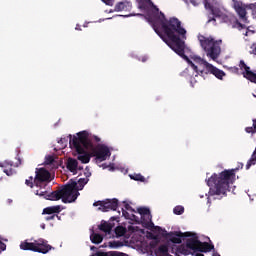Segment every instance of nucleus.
I'll list each match as a JSON object with an SVG mask.
<instances>
[{"label": "nucleus", "instance_id": "obj_5", "mask_svg": "<svg viewBox=\"0 0 256 256\" xmlns=\"http://www.w3.org/2000/svg\"><path fill=\"white\" fill-rule=\"evenodd\" d=\"M199 42L207 57L213 61L219 59V55H221V43H223L222 40H215L213 37L199 36Z\"/></svg>", "mask_w": 256, "mask_h": 256}, {"label": "nucleus", "instance_id": "obj_18", "mask_svg": "<svg viewBox=\"0 0 256 256\" xmlns=\"http://www.w3.org/2000/svg\"><path fill=\"white\" fill-rule=\"evenodd\" d=\"M211 73L217 79H223L225 77V72L223 70H219L217 67L213 66L212 64H207L206 74Z\"/></svg>", "mask_w": 256, "mask_h": 256}, {"label": "nucleus", "instance_id": "obj_46", "mask_svg": "<svg viewBox=\"0 0 256 256\" xmlns=\"http://www.w3.org/2000/svg\"><path fill=\"white\" fill-rule=\"evenodd\" d=\"M154 229H155V231H158V233L163 231V229L159 226H155Z\"/></svg>", "mask_w": 256, "mask_h": 256}, {"label": "nucleus", "instance_id": "obj_49", "mask_svg": "<svg viewBox=\"0 0 256 256\" xmlns=\"http://www.w3.org/2000/svg\"><path fill=\"white\" fill-rule=\"evenodd\" d=\"M7 203H8V205H11V203H13V200L12 199H8Z\"/></svg>", "mask_w": 256, "mask_h": 256}, {"label": "nucleus", "instance_id": "obj_33", "mask_svg": "<svg viewBox=\"0 0 256 256\" xmlns=\"http://www.w3.org/2000/svg\"><path fill=\"white\" fill-rule=\"evenodd\" d=\"M25 185H27V187H30L31 189H33V187L35 185V179H33V176H30L29 179H26Z\"/></svg>", "mask_w": 256, "mask_h": 256}, {"label": "nucleus", "instance_id": "obj_32", "mask_svg": "<svg viewBox=\"0 0 256 256\" xmlns=\"http://www.w3.org/2000/svg\"><path fill=\"white\" fill-rule=\"evenodd\" d=\"M36 195H38L39 197H44V199H46L48 193H47V189L44 188H40L39 190H36Z\"/></svg>", "mask_w": 256, "mask_h": 256}, {"label": "nucleus", "instance_id": "obj_30", "mask_svg": "<svg viewBox=\"0 0 256 256\" xmlns=\"http://www.w3.org/2000/svg\"><path fill=\"white\" fill-rule=\"evenodd\" d=\"M252 122V127H246L245 131L246 133H252V135H254V133H256V119H253Z\"/></svg>", "mask_w": 256, "mask_h": 256}, {"label": "nucleus", "instance_id": "obj_43", "mask_svg": "<svg viewBox=\"0 0 256 256\" xmlns=\"http://www.w3.org/2000/svg\"><path fill=\"white\" fill-rule=\"evenodd\" d=\"M125 210L126 211H135V210H133V208L129 204H125Z\"/></svg>", "mask_w": 256, "mask_h": 256}, {"label": "nucleus", "instance_id": "obj_13", "mask_svg": "<svg viewBox=\"0 0 256 256\" xmlns=\"http://www.w3.org/2000/svg\"><path fill=\"white\" fill-rule=\"evenodd\" d=\"M205 8L210 11V14L208 15V23H211V21H215V19H222L224 23H227L229 21V16L223 14L221 12V9L211 5V3L206 2Z\"/></svg>", "mask_w": 256, "mask_h": 256}, {"label": "nucleus", "instance_id": "obj_47", "mask_svg": "<svg viewBox=\"0 0 256 256\" xmlns=\"http://www.w3.org/2000/svg\"><path fill=\"white\" fill-rule=\"evenodd\" d=\"M0 241H1V243H3V241H5V243H7V241H9V239L3 238V237L0 236Z\"/></svg>", "mask_w": 256, "mask_h": 256}, {"label": "nucleus", "instance_id": "obj_38", "mask_svg": "<svg viewBox=\"0 0 256 256\" xmlns=\"http://www.w3.org/2000/svg\"><path fill=\"white\" fill-rule=\"evenodd\" d=\"M157 245H159V241H151L150 242V247L151 249H155V247H157Z\"/></svg>", "mask_w": 256, "mask_h": 256}, {"label": "nucleus", "instance_id": "obj_40", "mask_svg": "<svg viewBox=\"0 0 256 256\" xmlns=\"http://www.w3.org/2000/svg\"><path fill=\"white\" fill-rule=\"evenodd\" d=\"M149 237L150 239H153V241H159V235L150 234Z\"/></svg>", "mask_w": 256, "mask_h": 256}, {"label": "nucleus", "instance_id": "obj_14", "mask_svg": "<svg viewBox=\"0 0 256 256\" xmlns=\"http://www.w3.org/2000/svg\"><path fill=\"white\" fill-rule=\"evenodd\" d=\"M89 151H92V156L96 157L98 161H106L107 157H111V151L105 144H98L96 147L90 148Z\"/></svg>", "mask_w": 256, "mask_h": 256}, {"label": "nucleus", "instance_id": "obj_35", "mask_svg": "<svg viewBox=\"0 0 256 256\" xmlns=\"http://www.w3.org/2000/svg\"><path fill=\"white\" fill-rule=\"evenodd\" d=\"M45 163L46 165H53L55 163V158L51 155L46 156Z\"/></svg>", "mask_w": 256, "mask_h": 256}, {"label": "nucleus", "instance_id": "obj_39", "mask_svg": "<svg viewBox=\"0 0 256 256\" xmlns=\"http://www.w3.org/2000/svg\"><path fill=\"white\" fill-rule=\"evenodd\" d=\"M7 249V244L0 241V253L1 251H5Z\"/></svg>", "mask_w": 256, "mask_h": 256}, {"label": "nucleus", "instance_id": "obj_11", "mask_svg": "<svg viewBox=\"0 0 256 256\" xmlns=\"http://www.w3.org/2000/svg\"><path fill=\"white\" fill-rule=\"evenodd\" d=\"M70 147L75 148V151L78 153V161H81V163H89L91 161V154H89L87 151H85V146L79 141H77V144H75V138H71L70 135Z\"/></svg>", "mask_w": 256, "mask_h": 256}, {"label": "nucleus", "instance_id": "obj_17", "mask_svg": "<svg viewBox=\"0 0 256 256\" xmlns=\"http://www.w3.org/2000/svg\"><path fill=\"white\" fill-rule=\"evenodd\" d=\"M234 9L243 23H247V9L239 1L234 2Z\"/></svg>", "mask_w": 256, "mask_h": 256}, {"label": "nucleus", "instance_id": "obj_51", "mask_svg": "<svg viewBox=\"0 0 256 256\" xmlns=\"http://www.w3.org/2000/svg\"><path fill=\"white\" fill-rule=\"evenodd\" d=\"M65 141V139H60V141H58V143H63Z\"/></svg>", "mask_w": 256, "mask_h": 256}, {"label": "nucleus", "instance_id": "obj_15", "mask_svg": "<svg viewBox=\"0 0 256 256\" xmlns=\"http://www.w3.org/2000/svg\"><path fill=\"white\" fill-rule=\"evenodd\" d=\"M137 212L141 215V223L144 227H153V216L149 208L139 207L137 208Z\"/></svg>", "mask_w": 256, "mask_h": 256}, {"label": "nucleus", "instance_id": "obj_6", "mask_svg": "<svg viewBox=\"0 0 256 256\" xmlns=\"http://www.w3.org/2000/svg\"><path fill=\"white\" fill-rule=\"evenodd\" d=\"M20 249H22V251H33L34 253H42L43 255H46V253L53 249V246L49 245L47 240L39 238L38 240H34V242H29L27 240L21 242Z\"/></svg>", "mask_w": 256, "mask_h": 256}, {"label": "nucleus", "instance_id": "obj_29", "mask_svg": "<svg viewBox=\"0 0 256 256\" xmlns=\"http://www.w3.org/2000/svg\"><path fill=\"white\" fill-rule=\"evenodd\" d=\"M130 178L133 179V181H140L141 183H145V176L141 174L130 175Z\"/></svg>", "mask_w": 256, "mask_h": 256}, {"label": "nucleus", "instance_id": "obj_42", "mask_svg": "<svg viewBox=\"0 0 256 256\" xmlns=\"http://www.w3.org/2000/svg\"><path fill=\"white\" fill-rule=\"evenodd\" d=\"M187 3V0H184ZM190 3H192L194 5V7H197V5H199V0H189Z\"/></svg>", "mask_w": 256, "mask_h": 256}, {"label": "nucleus", "instance_id": "obj_10", "mask_svg": "<svg viewBox=\"0 0 256 256\" xmlns=\"http://www.w3.org/2000/svg\"><path fill=\"white\" fill-rule=\"evenodd\" d=\"M162 237L165 239H169L171 243H175L176 245H181L183 243V237H196V234L192 232H181V231H174V232H167V230H163Z\"/></svg>", "mask_w": 256, "mask_h": 256}, {"label": "nucleus", "instance_id": "obj_19", "mask_svg": "<svg viewBox=\"0 0 256 256\" xmlns=\"http://www.w3.org/2000/svg\"><path fill=\"white\" fill-rule=\"evenodd\" d=\"M133 7V4H131V1L123 0L121 2H118L115 7L114 11L120 12V11H131V8Z\"/></svg>", "mask_w": 256, "mask_h": 256}, {"label": "nucleus", "instance_id": "obj_48", "mask_svg": "<svg viewBox=\"0 0 256 256\" xmlns=\"http://www.w3.org/2000/svg\"><path fill=\"white\" fill-rule=\"evenodd\" d=\"M212 256H221V254H219V252H213Z\"/></svg>", "mask_w": 256, "mask_h": 256}, {"label": "nucleus", "instance_id": "obj_52", "mask_svg": "<svg viewBox=\"0 0 256 256\" xmlns=\"http://www.w3.org/2000/svg\"><path fill=\"white\" fill-rule=\"evenodd\" d=\"M42 229H45V225L42 226Z\"/></svg>", "mask_w": 256, "mask_h": 256}, {"label": "nucleus", "instance_id": "obj_24", "mask_svg": "<svg viewBox=\"0 0 256 256\" xmlns=\"http://www.w3.org/2000/svg\"><path fill=\"white\" fill-rule=\"evenodd\" d=\"M154 253L156 256L169 255V246H167V244H162L154 251Z\"/></svg>", "mask_w": 256, "mask_h": 256}, {"label": "nucleus", "instance_id": "obj_34", "mask_svg": "<svg viewBox=\"0 0 256 256\" xmlns=\"http://www.w3.org/2000/svg\"><path fill=\"white\" fill-rule=\"evenodd\" d=\"M55 218H57L58 221H61V216H59L57 214H50V216H47L45 218V221H53V220H55Z\"/></svg>", "mask_w": 256, "mask_h": 256}, {"label": "nucleus", "instance_id": "obj_7", "mask_svg": "<svg viewBox=\"0 0 256 256\" xmlns=\"http://www.w3.org/2000/svg\"><path fill=\"white\" fill-rule=\"evenodd\" d=\"M137 3L138 9H141V11H145V13H147L148 21H150L153 25L156 19L161 15L159 8L154 5L153 1L151 0H137Z\"/></svg>", "mask_w": 256, "mask_h": 256}, {"label": "nucleus", "instance_id": "obj_1", "mask_svg": "<svg viewBox=\"0 0 256 256\" xmlns=\"http://www.w3.org/2000/svg\"><path fill=\"white\" fill-rule=\"evenodd\" d=\"M152 27L155 33H157V35H159V37L163 39V35L159 31V27H161V29L170 41L169 43H167L170 46V49L176 52L179 57H182V59H184V61H186L188 65L192 67L197 75H203V73H205V70H201L199 73V68L197 67V65H195V63H193V61H191V59H189L187 55H185L184 40L187 39V30H185V28L181 26V21L178 18L171 17L169 18V20H167L165 14L161 12L160 15H158L156 21L152 23Z\"/></svg>", "mask_w": 256, "mask_h": 256}, {"label": "nucleus", "instance_id": "obj_23", "mask_svg": "<svg viewBox=\"0 0 256 256\" xmlns=\"http://www.w3.org/2000/svg\"><path fill=\"white\" fill-rule=\"evenodd\" d=\"M66 167L68 171H70L71 173H74L75 175V173H77V167H79V162H77V160L73 158H69L67 160Z\"/></svg>", "mask_w": 256, "mask_h": 256}, {"label": "nucleus", "instance_id": "obj_50", "mask_svg": "<svg viewBox=\"0 0 256 256\" xmlns=\"http://www.w3.org/2000/svg\"><path fill=\"white\" fill-rule=\"evenodd\" d=\"M122 214L123 215H127V212L125 211V209L122 208Z\"/></svg>", "mask_w": 256, "mask_h": 256}, {"label": "nucleus", "instance_id": "obj_28", "mask_svg": "<svg viewBox=\"0 0 256 256\" xmlns=\"http://www.w3.org/2000/svg\"><path fill=\"white\" fill-rule=\"evenodd\" d=\"M115 233L118 237H123V235L127 233V229H125V227L123 226H117L115 229Z\"/></svg>", "mask_w": 256, "mask_h": 256}, {"label": "nucleus", "instance_id": "obj_37", "mask_svg": "<svg viewBox=\"0 0 256 256\" xmlns=\"http://www.w3.org/2000/svg\"><path fill=\"white\" fill-rule=\"evenodd\" d=\"M84 175L86 177L85 179H89V177H91V171H89L88 167H86Z\"/></svg>", "mask_w": 256, "mask_h": 256}, {"label": "nucleus", "instance_id": "obj_2", "mask_svg": "<svg viewBox=\"0 0 256 256\" xmlns=\"http://www.w3.org/2000/svg\"><path fill=\"white\" fill-rule=\"evenodd\" d=\"M210 187L209 195H227V191H231L230 187L235 183V169L224 170L220 174H213L206 180Z\"/></svg>", "mask_w": 256, "mask_h": 256}, {"label": "nucleus", "instance_id": "obj_9", "mask_svg": "<svg viewBox=\"0 0 256 256\" xmlns=\"http://www.w3.org/2000/svg\"><path fill=\"white\" fill-rule=\"evenodd\" d=\"M36 175L34 178L35 187L39 189H45L49 183H51V172L45 168H36Z\"/></svg>", "mask_w": 256, "mask_h": 256}, {"label": "nucleus", "instance_id": "obj_22", "mask_svg": "<svg viewBox=\"0 0 256 256\" xmlns=\"http://www.w3.org/2000/svg\"><path fill=\"white\" fill-rule=\"evenodd\" d=\"M61 205L49 206L43 209L42 215H55V213H61Z\"/></svg>", "mask_w": 256, "mask_h": 256}, {"label": "nucleus", "instance_id": "obj_27", "mask_svg": "<svg viewBox=\"0 0 256 256\" xmlns=\"http://www.w3.org/2000/svg\"><path fill=\"white\" fill-rule=\"evenodd\" d=\"M192 60L197 65H204L205 69H207V65H211L209 62H207L206 60H204L203 58H201L199 56L192 57Z\"/></svg>", "mask_w": 256, "mask_h": 256}, {"label": "nucleus", "instance_id": "obj_8", "mask_svg": "<svg viewBox=\"0 0 256 256\" xmlns=\"http://www.w3.org/2000/svg\"><path fill=\"white\" fill-rule=\"evenodd\" d=\"M77 136L73 137L75 145H77V141H78L87 150L95 148L96 146L94 143H101V138L95 135H91L89 134V132L85 130L77 133Z\"/></svg>", "mask_w": 256, "mask_h": 256}, {"label": "nucleus", "instance_id": "obj_31", "mask_svg": "<svg viewBox=\"0 0 256 256\" xmlns=\"http://www.w3.org/2000/svg\"><path fill=\"white\" fill-rule=\"evenodd\" d=\"M174 215H183L185 213V208L183 206H176L173 209Z\"/></svg>", "mask_w": 256, "mask_h": 256}, {"label": "nucleus", "instance_id": "obj_21", "mask_svg": "<svg viewBox=\"0 0 256 256\" xmlns=\"http://www.w3.org/2000/svg\"><path fill=\"white\" fill-rule=\"evenodd\" d=\"M89 183V178H80L78 180V184L76 182V186L74 187L73 193L71 194V197H75V191L79 193V191H83V188Z\"/></svg>", "mask_w": 256, "mask_h": 256}, {"label": "nucleus", "instance_id": "obj_44", "mask_svg": "<svg viewBox=\"0 0 256 256\" xmlns=\"http://www.w3.org/2000/svg\"><path fill=\"white\" fill-rule=\"evenodd\" d=\"M238 27L241 29H247V26L245 24H241V22H237Z\"/></svg>", "mask_w": 256, "mask_h": 256}, {"label": "nucleus", "instance_id": "obj_12", "mask_svg": "<svg viewBox=\"0 0 256 256\" xmlns=\"http://www.w3.org/2000/svg\"><path fill=\"white\" fill-rule=\"evenodd\" d=\"M94 207H99V211H103V213H107L108 211H117V207H119V200L117 198L114 199H106L104 201H97L93 204Z\"/></svg>", "mask_w": 256, "mask_h": 256}, {"label": "nucleus", "instance_id": "obj_25", "mask_svg": "<svg viewBox=\"0 0 256 256\" xmlns=\"http://www.w3.org/2000/svg\"><path fill=\"white\" fill-rule=\"evenodd\" d=\"M98 229L100 231H103L104 233H111L113 226L111 223H107V221H102L101 224L98 226Z\"/></svg>", "mask_w": 256, "mask_h": 256}, {"label": "nucleus", "instance_id": "obj_45", "mask_svg": "<svg viewBox=\"0 0 256 256\" xmlns=\"http://www.w3.org/2000/svg\"><path fill=\"white\" fill-rule=\"evenodd\" d=\"M128 231H131L132 233H135V227L134 226H129Z\"/></svg>", "mask_w": 256, "mask_h": 256}, {"label": "nucleus", "instance_id": "obj_3", "mask_svg": "<svg viewBox=\"0 0 256 256\" xmlns=\"http://www.w3.org/2000/svg\"><path fill=\"white\" fill-rule=\"evenodd\" d=\"M215 249V245L209 242H201L199 237L194 236L186 239V244H182L176 248V255H192V256H205L203 253H210Z\"/></svg>", "mask_w": 256, "mask_h": 256}, {"label": "nucleus", "instance_id": "obj_26", "mask_svg": "<svg viewBox=\"0 0 256 256\" xmlns=\"http://www.w3.org/2000/svg\"><path fill=\"white\" fill-rule=\"evenodd\" d=\"M90 240L95 245H99V243H103V236L101 234L92 233L90 236Z\"/></svg>", "mask_w": 256, "mask_h": 256}, {"label": "nucleus", "instance_id": "obj_20", "mask_svg": "<svg viewBox=\"0 0 256 256\" xmlns=\"http://www.w3.org/2000/svg\"><path fill=\"white\" fill-rule=\"evenodd\" d=\"M0 167H2L3 172L8 176L11 177L15 173V170H13V162L10 161H4L0 162Z\"/></svg>", "mask_w": 256, "mask_h": 256}, {"label": "nucleus", "instance_id": "obj_36", "mask_svg": "<svg viewBox=\"0 0 256 256\" xmlns=\"http://www.w3.org/2000/svg\"><path fill=\"white\" fill-rule=\"evenodd\" d=\"M109 247L111 248L123 247V243L120 241L109 242Z\"/></svg>", "mask_w": 256, "mask_h": 256}, {"label": "nucleus", "instance_id": "obj_16", "mask_svg": "<svg viewBox=\"0 0 256 256\" xmlns=\"http://www.w3.org/2000/svg\"><path fill=\"white\" fill-rule=\"evenodd\" d=\"M239 68L241 69L243 77L251 81V83H256V74L255 72L251 71V68L245 64L244 60H240Z\"/></svg>", "mask_w": 256, "mask_h": 256}, {"label": "nucleus", "instance_id": "obj_53", "mask_svg": "<svg viewBox=\"0 0 256 256\" xmlns=\"http://www.w3.org/2000/svg\"><path fill=\"white\" fill-rule=\"evenodd\" d=\"M91 249H95V246H92Z\"/></svg>", "mask_w": 256, "mask_h": 256}, {"label": "nucleus", "instance_id": "obj_41", "mask_svg": "<svg viewBox=\"0 0 256 256\" xmlns=\"http://www.w3.org/2000/svg\"><path fill=\"white\" fill-rule=\"evenodd\" d=\"M105 5H109L110 7L113 6V1L115 0H102Z\"/></svg>", "mask_w": 256, "mask_h": 256}, {"label": "nucleus", "instance_id": "obj_4", "mask_svg": "<svg viewBox=\"0 0 256 256\" xmlns=\"http://www.w3.org/2000/svg\"><path fill=\"white\" fill-rule=\"evenodd\" d=\"M76 185L77 182L72 181L66 184L62 189L48 193L46 199L49 201H59V199H62V203H73V201H77V198L79 197V192L77 191H75L74 196H71L73 195Z\"/></svg>", "mask_w": 256, "mask_h": 256}]
</instances>
